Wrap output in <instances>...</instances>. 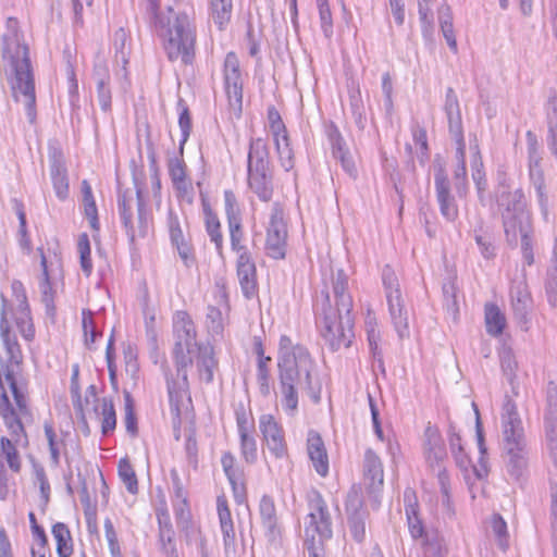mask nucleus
Wrapping results in <instances>:
<instances>
[{
	"mask_svg": "<svg viewBox=\"0 0 557 557\" xmlns=\"http://www.w3.org/2000/svg\"><path fill=\"white\" fill-rule=\"evenodd\" d=\"M277 367L281 405L286 414L296 416L299 392H306L314 404L320 401L322 386L317 364L306 347L294 345L286 335L281 336Z\"/></svg>",
	"mask_w": 557,
	"mask_h": 557,
	"instance_id": "nucleus-1",
	"label": "nucleus"
},
{
	"mask_svg": "<svg viewBox=\"0 0 557 557\" xmlns=\"http://www.w3.org/2000/svg\"><path fill=\"white\" fill-rule=\"evenodd\" d=\"M352 298L344 270L332 272L315 299V318L321 335L332 350L349 347L352 334Z\"/></svg>",
	"mask_w": 557,
	"mask_h": 557,
	"instance_id": "nucleus-2",
	"label": "nucleus"
},
{
	"mask_svg": "<svg viewBox=\"0 0 557 557\" xmlns=\"http://www.w3.org/2000/svg\"><path fill=\"white\" fill-rule=\"evenodd\" d=\"M0 335L7 356L5 362L0 366V414L13 432H20L22 429L11 410L10 396L22 412L26 410V384L21 368L23 355L15 335L10 330L5 308L1 310Z\"/></svg>",
	"mask_w": 557,
	"mask_h": 557,
	"instance_id": "nucleus-3",
	"label": "nucleus"
},
{
	"mask_svg": "<svg viewBox=\"0 0 557 557\" xmlns=\"http://www.w3.org/2000/svg\"><path fill=\"white\" fill-rule=\"evenodd\" d=\"M159 9L160 0H146L147 13L163 39V48L169 60L191 64L196 44L193 16L186 12L174 14L173 9L169 8L171 16L165 18L160 14Z\"/></svg>",
	"mask_w": 557,
	"mask_h": 557,
	"instance_id": "nucleus-4",
	"label": "nucleus"
},
{
	"mask_svg": "<svg viewBox=\"0 0 557 557\" xmlns=\"http://www.w3.org/2000/svg\"><path fill=\"white\" fill-rule=\"evenodd\" d=\"M173 336L176 379H168V394L171 412L180 417L181 406L188 398L187 368L191 366L193 355L199 347L194 321L186 311L174 313Z\"/></svg>",
	"mask_w": 557,
	"mask_h": 557,
	"instance_id": "nucleus-5",
	"label": "nucleus"
},
{
	"mask_svg": "<svg viewBox=\"0 0 557 557\" xmlns=\"http://www.w3.org/2000/svg\"><path fill=\"white\" fill-rule=\"evenodd\" d=\"M2 40V58L14 72L13 97L16 102L23 104L29 123H34L36 120V96L28 48L22 44L21 36L15 29H9Z\"/></svg>",
	"mask_w": 557,
	"mask_h": 557,
	"instance_id": "nucleus-6",
	"label": "nucleus"
},
{
	"mask_svg": "<svg viewBox=\"0 0 557 557\" xmlns=\"http://www.w3.org/2000/svg\"><path fill=\"white\" fill-rule=\"evenodd\" d=\"M500 420L507 472L513 480L522 481L529 473L531 449L517 405L509 396L505 397Z\"/></svg>",
	"mask_w": 557,
	"mask_h": 557,
	"instance_id": "nucleus-7",
	"label": "nucleus"
},
{
	"mask_svg": "<svg viewBox=\"0 0 557 557\" xmlns=\"http://www.w3.org/2000/svg\"><path fill=\"white\" fill-rule=\"evenodd\" d=\"M248 186L257 197L264 202L273 196V175L269 160V149L263 139L250 141L248 162Z\"/></svg>",
	"mask_w": 557,
	"mask_h": 557,
	"instance_id": "nucleus-8",
	"label": "nucleus"
},
{
	"mask_svg": "<svg viewBox=\"0 0 557 557\" xmlns=\"http://www.w3.org/2000/svg\"><path fill=\"white\" fill-rule=\"evenodd\" d=\"M495 201L505 233L513 234L516 226L531 222L523 190L513 188L505 177L499 180L495 189Z\"/></svg>",
	"mask_w": 557,
	"mask_h": 557,
	"instance_id": "nucleus-9",
	"label": "nucleus"
},
{
	"mask_svg": "<svg viewBox=\"0 0 557 557\" xmlns=\"http://www.w3.org/2000/svg\"><path fill=\"white\" fill-rule=\"evenodd\" d=\"M11 410L14 413L17 423L21 425L20 432H13L14 430L10 429L5 423V426L10 433V438L0 435V498L5 499L8 495V478L7 471L4 468L3 460L7 461L9 468L18 472L21 469V458L20 454L16 449V445H18L22 441V437L25 436L23 419H26L30 416L28 407L26 406L25 411H21L20 408L11 403Z\"/></svg>",
	"mask_w": 557,
	"mask_h": 557,
	"instance_id": "nucleus-10",
	"label": "nucleus"
},
{
	"mask_svg": "<svg viewBox=\"0 0 557 557\" xmlns=\"http://www.w3.org/2000/svg\"><path fill=\"white\" fill-rule=\"evenodd\" d=\"M382 283L394 329L400 338L407 337L409 336V311L403 298L398 277L389 265L383 268Z\"/></svg>",
	"mask_w": 557,
	"mask_h": 557,
	"instance_id": "nucleus-11",
	"label": "nucleus"
},
{
	"mask_svg": "<svg viewBox=\"0 0 557 557\" xmlns=\"http://www.w3.org/2000/svg\"><path fill=\"white\" fill-rule=\"evenodd\" d=\"M309 512L305 518L306 541H327L332 537V519L329 508L318 492H312L308 500Z\"/></svg>",
	"mask_w": 557,
	"mask_h": 557,
	"instance_id": "nucleus-12",
	"label": "nucleus"
},
{
	"mask_svg": "<svg viewBox=\"0 0 557 557\" xmlns=\"http://www.w3.org/2000/svg\"><path fill=\"white\" fill-rule=\"evenodd\" d=\"M287 226L284 220L283 209L274 203L271 210L268 232L267 249L274 259H282L286 252Z\"/></svg>",
	"mask_w": 557,
	"mask_h": 557,
	"instance_id": "nucleus-13",
	"label": "nucleus"
},
{
	"mask_svg": "<svg viewBox=\"0 0 557 557\" xmlns=\"http://www.w3.org/2000/svg\"><path fill=\"white\" fill-rule=\"evenodd\" d=\"M225 92L230 107L240 111L243 101V79L239 60L234 52H228L223 66Z\"/></svg>",
	"mask_w": 557,
	"mask_h": 557,
	"instance_id": "nucleus-14",
	"label": "nucleus"
},
{
	"mask_svg": "<svg viewBox=\"0 0 557 557\" xmlns=\"http://www.w3.org/2000/svg\"><path fill=\"white\" fill-rule=\"evenodd\" d=\"M259 430L268 449L275 458H283L287 455L284 431L272 414L260 416Z\"/></svg>",
	"mask_w": 557,
	"mask_h": 557,
	"instance_id": "nucleus-15",
	"label": "nucleus"
},
{
	"mask_svg": "<svg viewBox=\"0 0 557 557\" xmlns=\"http://www.w3.org/2000/svg\"><path fill=\"white\" fill-rule=\"evenodd\" d=\"M362 472L367 490L379 504L377 496L384 484V469L380 456L372 448L364 451Z\"/></svg>",
	"mask_w": 557,
	"mask_h": 557,
	"instance_id": "nucleus-16",
	"label": "nucleus"
},
{
	"mask_svg": "<svg viewBox=\"0 0 557 557\" xmlns=\"http://www.w3.org/2000/svg\"><path fill=\"white\" fill-rule=\"evenodd\" d=\"M436 200L440 212L449 222L457 220L459 210L455 197L450 191V182L443 168H438L434 177Z\"/></svg>",
	"mask_w": 557,
	"mask_h": 557,
	"instance_id": "nucleus-17",
	"label": "nucleus"
},
{
	"mask_svg": "<svg viewBox=\"0 0 557 557\" xmlns=\"http://www.w3.org/2000/svg\"><path fill=\"white\" fill-rule=\"evenodd\" d=\"M346 511L348 515V529L351 537L357 543H362L366 539V519L367 510L362 506L360 495L357 491H351L346 500Z\"/></svg>",
	"mask_w": 557,
	"mask_h": 557,
	"instance_id": "nucleus-18",
	"label": "nucleus"
},
{
	"mask_svg": "<svg viewBox=\"0 0 557 557\" xmlns=\"http://www.w3.org/2000/svg\"><path fill=\"white\" fill-rule=\"evenodd\" d=\"M510 302L516 320L527 331L532 309V298L524 280L513 282L510 288Z\"/></svg>",
	"mask_w": 557,
	"mask_h": 557,
	"instance_id": "nucleus-19",
	"label": "nucleus"
},
{
	"mask_svg": "<svg viewBox=\"0 0 557 557\" xmlns=\"http://www.w3.org/2000/svg\"><path fill=\"white\" fill-rule=\"evenodd\" d=\"M166 226L172 245L176 248L185 265L190 267L194 263L193 249L185 238L181 219L172 208H169L168 210Z\"/></svg>",
	"mask_w": 557,
	"mask_h": 557,
	"instance_id": "nucleus-20",
	"label": "nucleus"
},
{
	"mask_svg": "<svg viewBox=\"0 0 557 557\" xmlns=\"http://www.w3.org/2000/svg\"><path fill=\"white\" fill-rule=\"evenodd\" d=\"M138 198V221L139 227L136 230L132 222V197L128 196V191L120 193L117 198V208L119 213L122 219L123 225L126 228L127 235L132 242L136 239V237H144L146 235V226H144L143 221V202L140 199V191H137Z\"/></svg>",
	"mask_w": 557,
	"mask_h": 557,
	"instance_id": "nucleus-21",
	"label": "nucleus"
},
{
	"mask_svg": "<svg viewBox=\"0 0 557 557\" xmlns=\"http://www.w3.org/2000/svg\"><path fill=\"white\" fill-rule=\"evenodd\" d=\"M49 173L54 193L60 200L69 196V177L63 153L58 149L49 152Z\"/></svg>",
	"mask_w": 557,
	"mask_h": 557,
	"instance_id": "nucleus-22",
	"label": "nucleus"
},
{
	"mask_svg": "<svg viewBox=\"0 0 557 557\" xmlns=\"http://www.w3.org/2000/svg\"><path fill=\"white\" fill-rule=\"evenodd\" d=\"M545 444L549 457L557 463V397L548 396L544 411Z\"/></svg>",
	"mask_w": 557,
	"mask_h": 557,
	"instance_id": "nucleus-23",
	"label": "nucleus"
},
{
	"mask_svg": "<svg viewBox=\"0 0 557 557\" xmlns=\"http://www.w3.org/2000/svg\"><path fill=\"white\" fill-rule=\"evenodd\" d=\"M329 141L332 148V156L341 162L343 170L351 177H356L357 169L346 143L339 131L335 126H331L327 131Z\"/></svg>",
	"mask_w": 557,
	"mask_h": 557,
	"instance_id": "nucleus-24",
	"label": "nucleus"
},
{
	"mask_svg": "<svg viewBox=\"0 0 557 557\" xmlns=\"http://www.w3.org/2000/svg\"><path fill=\"white\" fill-rule=\"evenodd\" d=\"M307 450L317 473L321 476H326L329 473V456L324 442L318 432L309 431Z\"/></svg>",
	"mask_w": 557,
	"mask_h": 557,
	"instance_id": "nucleus-25",
	"label": "nucleus"
},
{
	"mask_svg": "<svg viewBox=\"0 0 557 557\" xmlns=\"http://www.w3.org/2000/svg\"><path fill=\"white\" fill-rule=\"evenodd\" d=\"M237 276L246 298H251L257 288L256 265L249 252H242L237 259Z\"/></svg>",
	"mask_w": 557,
	"mask_h": 557,
	"instance_id": "nucleus-26",
	"label": "nucleus"
},
{
	"mask_svg": "<svg viewBox=\"0 0 557 557\" xmlns=\"http://www.w3.org/2000/svg\"><path fill=\"white\" fill-rule=\"evenodd\" d=\"M530 178L535 189L541 213L543 218L547 220L549 214V201L546 190L545 177L542 169L540 168L539 159L533 154H530Z\"/></svg>",
	"mask_w": 557,
	"mask_h": 557,
	"instance_id": "nucleus-27",
	"label": "nucleus"
},
{
	"mask_svg": "<svg viewBox=\"0 0 557 557\" xmlns=\"http://www.w3.org/2000/svg\"><path fill=\"white\" fill-rule=\"evenodd\" d=\"M444 110L447 116L450 135L455 138V140L465 139L459 101L455 90L451 87L447 88L446 90Z\"/></svg>",
	"mask_w": 557,
	"mask_h": 557,
	"instance_id": "nucleus-28",
	"label": "nucleus"
},
{
	"mask_svg": "<svg viewBox=\"0 0 557 557\" xmlns=\"http://www.w3.org/2000/svg\"><path fill=\"white\" fill-rule=\"evenodd\" d=\"M259 512L262 525L265 529V536L270 542H275L281 534V530L277 522L275 504L272 497L268 495L262 496L259 504Z\"/></svg>",
	"mask_w": 557,
	"mask_h": 557,
	"instance_id": "nucleus-29",
	"label": "nucleus"
},
{
	"mask_svg": "<svg viewBox=\"0 0 557 557\" xmlns=\"http://www.w3.org/2000/svg\"><path fill=\"white\" fill-rule=\"evenodd\" d=\"M532 234L533 230L531 222L516 226L513 234L505 233L506 238L510 244L517 245L518 238L520 237L522 258L528 265H532L534 262Z\"/></svg>",
	"mask_w": 557,
	"mask_h": 557,
	"instance_id": "nucleus-30",
	"label": "nucleus"
},
{
	"mask_svg": "<svg viewBox=\"0 0 557 557\" xmlns=\"http://www.w3.org/2000/svg\"><path fill=\"white\" fill-rule=\"evenodd\" d=\"M405 511L408 521V528L413 539L423 536L424 528L421 520L418 517V503L413 491L406 490L405 494Z\"/></svg>",
	"mask_w": 557,
	"mask_h": 557,
	"instance_id": "nucleus-31",
	"label": "nucleus"
},
{
	"mask_svg": "<svg viewBox=\"0 0 557 557\" xmlns=\"http://www.w3.org/2000/svg\"><path fill=\"white\" fill-rule=\"evenodd\" d=\"M456 159L457 168L454 173L455 187L459 197H465L468 191L467 166H466V143L465 139H457Z\"/></svg>",
	"mask_w": 557,
	"mask_h": 557,
	"instance_id": "nucleus-32",
	"label": "nucleus"
},
{
	"mask_svg": "<svg viewBox=\"0 0 557 557\" xmlns=\"http://www.w3.org/2000/svg\"><path fill=\"white\" fill-rule=\"evenodd\" d=\"M3 308H7L5 305H3ZM8 312V318L11 315L15 320V324L22 334V336L26 341H32L35 335L34 325L29 315L28 311V305L26 302V297L23 296L22 299H18V307L15 313L10 312L8 309H5Z\"/></svg>",
	"mask_w": 557,
	"mask_h": 557,
	"instance_id": "nucleus-33",
	"label": "nucleus"
},
{
	"mask_svg": "<svg viewBox=\"0 0 557 557\" xmlns=\"http://www.w3.org/2000/svg\"><path fill=\"white\" fill-rule=\"evenodd\" d=\"M205 224L206 231L210 237V240L214 244L215 249L220 256L223 251V235L221 232L220 221L211 210L208 203L203 202Z\"/></svg>",
	"mask_w": 557,
	"mask_h": 557,
	"instance_id": "nucleus-34",
	"label": "nucleus"
},
{
	"mask_svg": "<svg viewBox=\"0 0 557 557\" xmlns=\"http://www.w3.org/2000/svg\"><path fill=\"white\" fill-rule=\"evenodd\" d=\"M196 352L198 354L197 367L200 379L207 383L212 382L213 370L216 366L212 348L209 346L198 347Z\"/></svg>",
	"mask_w": 557,
	"mask_h": 557,
	"instance_id": "nucleus-35",
	"label": "nucleus"
},
{
	"mask_svg": "<svg viewBox=\"0 0 557 557\" xmlns=\"http://www.w3.org/2000/svg\"><path fill=\"white\" fill-rule=\"evenodd\" d=\"M126 40V32L124 30V28H119L114 34L113 45L115 49V62L117 65H121V67L116 70L115 75L122 78L127 77L126 65L128 63V52L125 49Z\"/></svg>",
	"mask_w": 557,
	"mask_h": 557,
	"instance_id": "nucleus-36",
	"label": "nucleus"
},
{
	"mask_svg": "<svg viewBox=\"0 0 557 557\" xmlns=\"http://www.w3.org/2000/svg\"><path fill=\"white\" fill-rule=\"evenodd\" d=\"M485 326L491 336H499L505 326L506 318L500 309L494 304L485 305Z\"/></svg>",
	"mask_w": 557,
	"mask_h": 557,
	"instance_id": "nucleus-37",
	"label": "nucleus"
},
{
	"mask_svg": "<svg viewBox=\"0 0 557 557\" xmlns=\"http://www.w3.org/2000/svg\"><path fill=\"white\" fill-rule=\"evenodd\" d=\"M96 412L101 422L102 434L107 435L114 431L116 426V413L112 399L102 398L99 407L96 408Z\"/></svg>",
	"mask_w": 557,
	"mask_h": 557,
	"instance_id": "nucleus-38",
	"label": "nucleus"
},
{
	"mask_svg": "<svg viewBox=\"0 0 557 557\" xmlns=\"http://www.w3.org/2000/svg\"><path fill=\"white\" fill-rule=\"evenodd\" d=\"M82 193H83V207L84 214L89 221V225L92 230H99V219H98V210L96 206V201L92 195L90 184L84 180L82 182Z\"/></svg>",
	"mask_w": 557,
	"mask_h": 557,
	"instance_id": "nucleus-39",
	"label": "nucleus"
},
{
	"mask_svg": "<svg viewBox=\"0 0 557 557\" xmlns=\"http://www.w3.org/2000/svg\"><path fill=\"white\" fill-rule=\"evenodd\" d=\"M210 10L213 22L220 29H223L231 21L233 10L232 0H210Z\"/></svg>",
	"mask_w": 557,
	"mask_h": 557,
	"instance_id": "nucleus-40",
	"label": "nucleus"
},
{
	"mask_svg": "<svg viewBox=\"0 0 557 557\" xmlns=\"http://www.w3.org/2000/svg\"><path fill=\"white\" fill-rule=\"evenodd\" d=\"M52 534L57 542V552L60 557H69L73 552L72 539L69 528L64 523H55Z\"/></svg>",
	"mask_w": 557,
	"mask_h": 557,
	"instance_id": "nucleus-41",
	"label": "nucleus"
},
{
	"mask_svg": "<svg viewBox=\"0 0 557 557\" xmlns=\"http://www.w3.org/2000/svg\"><path fill=\"white\" fill-rule=\"evenodd\" d=\"M281 165L285 171L294 168V152L290 148L288 134L273 138Z\"/></svg>",
	"mask_w": 557,
	"mask_h": 557,
	"instance_id": "nucleus-42",
	"label": "nucleus"
},
{
	"mask_svg": "<svg viewBox=\"0 0 557 557\" xmlns=\"http://www.w3.org/2000/svg\"><path fill=\"white\" fill-rule=\"evenodd\" d=\"M40 252V264L42 268V277L40 282V292H41V300L45 304L47 310H52L54 308L53 305V293L52 286L49 281L48 268H47V259L44 255L42 248H38Z\"/></svg>",
	"mask_w": 557,
	"mask_h": 557,
	"instance_id": "nucleus-43",
	"label": "nucleus"
},
{
	"mask_svg": "<svg viewBox=\"0 0 557 557\" xmlns=\"http://www.w3.org/2000/svg\"><path fill=\"white\" fill-rule=\"evenodd\" d=\"M158 543L159 549L164 555V557H180L174 540V531L172 524H166L165 527L161 525Z\"/></svg>",
	"mask_w": 557,
	"mask_h": 557,
	"instance_id": "nucleus-44",
	"label": "nucleus"
},
{
	"mask_svg": "<svg viewBox=\"0 0 557 557\" xmlns=\"http://www.w3.org/2000/svg\"><path fill=\"white\" fill-rule=\"evenodd\" d=\"M448 434L450 451L455 458L457 466L461 469H467L470 463V460L463 450L459 433H457L456 429L453 425H450Z\"/></svg>",
	"mask_w": 557,
	"mask_h": 557,
	"instance_id": "nucleus-45",
	"label": "nucleus"
},
{
	"mask_svg": "<svg viewBox=\"0 0 557 557\" xmlns=\"http://www.w3.org/2000/svg\"><path fill=\"white\" fill-rule=\"evenodd\" d=\"M119 476L121 481L124 483L126 490L131 494H136L138 492V481L136 473L128 461V459L123 458L119 461Z\"/></svg>",
	"mask_w": 557,
	"mask_h": 557,
	"instance_id": "nucleus-46",
	"label": "nucleus"
},
{
	"mask_svg": "<svg viewBox=\"0 0 557 557\" xmlns=\"http://www.w3.org/2000/svg\"><path fill=\"white\" fill-rule=\"evenodd\" d=\"M206 326L212 336L222 335L224 330L223 311L214 306H208Z\"/></svg>",
	"mask_w": 557,
	"mask_h": 557,
	"instance_id": "nucleus-47",
	"label": "nucleus"
},
{
	"mask_svg": "<svg viewBox=\"0 0 557 557\" xmlns=\"http://www.w3.org/2000/svg\"><path fill=\"white\" fill-rule=\"evenodd\" d=\"M77 250L79 253L82 270L88 276L92 271V262L90 258V242L87 234L84 233L79 235Z\"/></svg>",
	"mask_w": 557,
	"mask_h": 557,
	"instance_id": "nucleus-48",
	"label": "nucleus"
},
{
	"mask_svg": "<svg viewBox=\"0 0 557 557\" xmlns=\"http://www.w3.org/2000/svg\"><path fill=\"white\" fill-rule=\"evenodd\" d=\"M235 414L239 438L255 436V422L246 410L244 408H239L236 410Z\"/></svg>",
	"mask_w": 557,
	"mask_h": 557,
	"instance_id": "nucleus-49",
	"label": "nucleus"
},
{
	"mask_svg": "<svg viewBox=\"0 0 557 557\" xmlns=\"http://www.w3.org/2000/svg\"><path fill=\"white\" fill-rule=\"evenodd\" d=\"M180 110L178 125L182 132L180 153L183 152V146L188 140L191 131V119L189 110L183 100L177 103Z\"/></svg>",
	"mask_w": 557,
	"mask_h": 557,
	"instance_id": "nucleus-50",
	"label": "nucleus"
},
{
	"mask_svg": "<svg viewBox=\"0 0 557 557\" xmlns=\"http://www.w3.org/2000/svg\"><path fill=\"white\" fill-rule=\"evenodd\" d=\"M425 450L428 454V459H431L432 457L435 460L442 459L444 456V450L441 446V438L437 432L435 430H432L431 428H428L425 431Z\"/></svg>",
	"mask_w": 557,
	"mask_h": 557,
	"instance_id": "nucleus-51",
	"label": "nucleus"
},
{
	"mask_svg": "<svg viewBox=\"0 0 557 557\" xmlns=\"http://www.w3.org/2000/svg\"><path fill=\"white\" fill-rule=\"evenodd\" d=\"M349 103L355 122L357 126L362 129L364 127L366 115L364 106L359 89L350 91Z\"/></svg>",
	"mask_w": 557,
	"mask_h": 557,
	"instance_id": "nucleus-52",
	"label": "nucleus"
},
{
	"mask_svg": "<svg viewBox=\"0 0 557 557\" xmlns=\"http://www.w3.org/2000/svg\"><path fill=\"white\" fill-rule=\"evenodd\" d=\"M500 364L504 375L507 377L509 383L512 384L513 379L516 377L518 362L511 349L505 348L500 352Z\"/></svg>",
	"mask_w": 557,
	"mask_h": 557,
	"instance_id": "nucleus-53",
	"label": "nucleus"
},
{
	"mask_svg": "<svg viewBox=\"0 0 557 557\" xmlns=\"http://www.w3.org/2000/svg\"><path fill=\"white\" fill-rule=\"evenodd\" d=\"M124 423L126 431L132 435L135 436L137 434V422H136V416L134 411V401L128 392H124Z\"/></svg>",
	"mask_w": 557,
	"mask_h": 557,
	"instance_id": "nucleus-54",
	"label": "nucleus"
},
{
	"mask_svg": "<svg viewBox=\"0 0 557 557\" xmlns=\"http://www.w3.org/2000/svg\"><path fill=\"white\" fill-rule=\"evenodd\" d=\"M474 240L479 246L480 252L484 259H493L496 256V248L490 235L482 234L474 230Z\"/></svg>",
	"mask_w": 557,
	"mask_h": 557,
	"instance_id": "nucleus-55",
	"label": "nucleus"
},
{
	"mask_svg": "<svg viewBox=\"0 0 557 557\" xmlns=\"http://www.w3.org/2000/svg\"><path fill=\"white\" fill-rule=\"evenodd\" d=\"M182 154L183 152L181 153V157H173L169 159L168 168L172 184L188 180L186 175V164Z\"/></svg>",
	"mask_w": 557,
	"mask_h": 557,
	"instance_id": "nucleus-56",
	"label": "nucleus"
},
{
	"mask_svg": "<svg viewBox=\"0 0 557 557\" xmlns=\"http://www.w3.org/2000/svg\"><path fill=\"white\" fill-rule=\"evenodd\" d=\"M230 228V237H231V246L234 251L238 253V256L244 251L248 252L247 248L242 245L243 240V230L240 220H233L227 222Z\"/></svg>",
	"mask_w": 557,
	"mask_h": 557,
	"instance_id": "nucleus-57",
	"label": "nucleus"
},
{
	"mask_svg": "<svg viewBox=\"0 0 557 557\" xmlns=\"http://www.w3.org/2000/svg\"><path fill=\"white\" fill-rule=\"evenodd\" d=\"M82 315H83L82 324H83V331H84V335H85V342L87 345L94 344L96 342L97 337L101 334L98 333V331L96 329V323L94 321L92 312L90 310L85 309V310H83Z\"/></svg>",
	"mask_w": 557,
	"mask_h": 557,
	"instance_id": "nucleus-58",
	"label": "nucleus"
},
{
	"mask_svg": "<svg viewBox=\"0 0 557 557\" xmlns=\"http://www.w3.org/2000/svg\"><path fill=\"white\" fill-rule=\"evenodd\" d=\"M225 557H236V535L233 524L221 525Z\"/></svg>",
	"mask_w": 557,
	"mask_h": 557,
	"instance_id": "nucleus-59",
	"label": "nucleus"
},
{
	"mask_svg": "<svg viewBox=\"0 0 557 557\" xmlns=\"http://www.w3.org/2000/svg\"><path fill=\"white\" fill-rule=\"evenodd\" d=\"M366 331L369 342V347L373 354V357L376 358L380 356L379 352V342L381 338L380 331L377 330L376 321L374 318L368 317L366 321Z\"/></svg>",
	"mask_w": 557,
	"mask_h": 557,
	"instance_id": "nucleus-60",
	"label": "nucleus"
},
{
	"mask_svg": "<svg viewBox=\"0 0 557 557\" xmlns=\"http://www.w3.org/2000/svg\"><path fill=\"white\" fill-rule=\"evenodd\" d=\"M270 360H271L270 357L260 356L259 361H258L257 380H258V383L260 386V392L263 395H268L270 392V385H269L270 372H269V368H268V362H270Z\"/></svg>",
	"mask_w": 557,
	"mask_h": 557,
	"instance_id": "nucleus-61",
	"label": "nucleus"
},
{
	"mask_svg": "<svg viewBox=\"0 0 557 557\" xmlns=\"http://www.w3.org/2000/svg\"><path fill=\"white\" fill-rule=\"evenodd\" d=\"M240 454L247 463L257 460V441L255 436L239 438Z\"/></svg>",
	"mask_w": 557,
	"mask_h": 557,
	"instance_id": "nucleus-62",
	"label": "nucleus"
},
{
	"mask_svg": "<svg viewBox=\"0 0 557 557\" xmlns=\"http://www.w3.org/2000/svg\"><path fill=\"white\" fill-rule=\"evenodd\" d=\"M491 528L493 533L498 540V545L502 549L507 547V524L506 521L498 515H494L491 521Z\"/></svg>",
	"mask_w": 557,
	"mask_h": 557,
	"instance_id": "nucleus-63",
	"label": "nucleus"
},
{
	"mask_svg": "<svg viewBox=\"0 0 557 557\" xmlns=\"http://www.w3.org/2000/svg\"><path fill=\"white\" fill-rule=\"evenodd\" d=\"M92 77L96 82V85L109 84L110 82V72L109 66L104 58L97 55Z\"/></svg>",
	"mask_w": 557,
	"mask_h": 557,
	"instance_id": "nucleus-64",
	"label": "nucleus"
}]
</instances>
